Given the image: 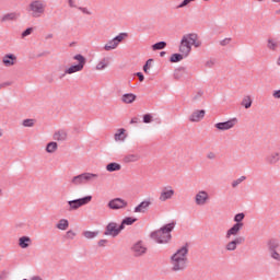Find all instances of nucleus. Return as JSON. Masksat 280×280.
I'll list each match as a JSON object with an SVG mask.
<instances>
[{
	"label": "nucleus",
	"mask_w": 280,
	"mask_h": 280,
	"mask_svg": "<svg viewBox=\"0 0 280 280\" xmlns=\"http://www.w3.org/2000/svg\"><path fill=\"white\" fill-rule=\"evenodd\" d=\"M119 170H121V164L119 163L110 162L106 165L107 172H119Z\"/></svg>",
	"instance_id": "nucleus-30"
},
{
	"label": "nucleus",
	"mask_w": 280,
	"mask_h": 280,
	"mask_svg": "<svg viewBox=\"0 0 280 280\" xmlns=\"http://www.w3.org/2000/svg\"><path fill=\"white\" fill-rule=\"evenodd\" d=\"M242 229H244V224L234 223L232 228L226 231L225 237L229 240L231 236L237 235Z\"/></svg>",
	"instance_id": "nucleus-17"
},
{
	"label": "nucleus",
	"mask_w": 280,
	"mask_h": 280,
	"mask_svg": "<svg viewBox=\"0 0 280 280\" xmlns=\"http://www.w3.org/2000/svg\"><path fill=\"white\" fill-rule=\"evenodd\" d=\"M83 237H85V240H95V237H97L100 235L98 231H84L82 233Z\"/></svg>",
	"instance_id": "nucleus-32"
},
{
	"label": "nucleus",
	"mask_w": 280,
	"mask_h": 280,
	"mask_svg": "<svg viewBox=\"0 0 280 280\" xmlns=\"http://www.w3.org/2000/svg\"><path fill=\"white\" fill-rule=\"evenodd\" d=\"M108 209H112V211H119V209H126L128 207V201L117 197L114 199H110L107 203Z\"/></svg>",
	"instance_id": "nucleus-9"
},
{
	"label": "nucleus",
	"mask_w": 280,
	"mask_h": 280,
	"mask_svg": "<svg viewBox=\"0 0 280 280\" xmlns=\"http://www.w3.org/2000/svg\"><path fill=\"white\" fill-rule=\"evenodd\" d=\"M67 235H68V237H70V240H73V238L75 237V232L69 230V231L67 232Z\"/></svg>",
	"instance_id": "nucleus-53"
},
{
	"label": "nucleus",
	"mask_w": 280,
	"mask_h": 280,
	"mask_svg": "<svg viewBox=\"0 0 280 280\" xmlns=\"http://www.w3.org/2000/svg\"><path fill=\"white\" fill-rule=\"evenodd\" d=\"M79 10H80L81 12H83V14H91L90 11H89V9H86V8L79 7Z\"/></svg>",
	"instance_id": "nucleus-56"
},
{
	"label": "nucleus",
	"mask_w": 280,
	"mask_h": 280,
	"mask_svg": "<svg viewBox=\"0 0 280 280\" xmlns=\"http://www.w3.org/2000/svg\"><path fill=\"white\" fill-rule=\"evenodd\" d=\"M73 60H78L79 63L66 69V73H68V75H72V73H78L82 71V69H84V65H86V58L81 54L74 55Z\"/></svg>",
	"instance_id": "nucleus-5"
},
{
	"label": "nucleus",
	"mask_w": 280,
	"mask_h": 280,
	"mask_svg": "<svg viewBox=\"0 0 280 280\" xmlns=\"http://www.w3.org/2000/svg\"><path fill=\"white\" fill-rule=\"evenodd\" d=\"M93 200V196L89 195L83 198L73 199L68 201L69 205V211H77V209H80V207H84L85 205H89Z\"/></svg>",
	"instance_id": "nucleus-6"
},
{
	"label": "nucleus",
	"mask_w": 280,
	"mask_h": 280,
	"mask_svg": "<svg viewBox=\"0 0 280 280\" xmlns=\"http://www.w3.org/2000/svg\"><path fill=\"white\" fill-rule=\"evenodd\" d=\"M267 47L268 49H270L271 51H277V48L279 47V42L272 38H269L267 40Z\"/></svg>",
	"instance_id": "nucleus-33"
},
{
	"label": "nucleus",
	"mask_w": 280,
	"mask_h": 280,
	"mask_svg": "<svg viewBox=\"0 0 280 280\" xmlns=\"http://www.w3.org/2000/svg\"><path fill=\"white\" fill-rule=\"evenodd\" d=\"M128 36V33H119L117 36H115L113 39L108 40L104 49L105 51H113V49H117L119 47V44L124 42V38Z\"/></svg>",
	"instance_id": "nucleus-7"
},
{
	"label": "nucleus",
	"mask_w": 280,
	"mask_h": 280,
	"mask_svg": "<svg viewBox=\"0 0 280 280\" xmlns=\"http://www.w3.org/2000/svg\"><path fill=\"white\" fill-rule=\"evenodd\" d=\"M215 59H209L208 61H206L205 67H207L208 69H213V67H215Z\"/></svg>",
	"instance_id": "nucleus-45"
},
{
	"label": "nucleus",
	"mask_w": 280,
	"mask_h": 280,
	"mask_svg": "<svg viewBox=\"0 0 280 280\" xmlns=\"http://www.w3.org/2000/svg\"><path fill=\"white\" fill-rule=\"evenodd\" d=\"M272 97H275V100H280V90L273 91Z\"/></svg>",
	"instance_id": "nucleus-52"
},
{
	"label": "nucleus",
	"mask_w": 280,
	"mask_h": 280,
	"mask_svg": "<svg viewBox=\"0 0 280 280\" xmlns=\"http://www.w3.org/2000/svg\"><path fill=\"white\" fill-rule=\"evenodd\" d=\"M209 201V192L207 190H200L195 196V202L198 207H205L207 202Z\"/></svg>",
	"instance_id": "nucleus-12"
},
{
	"label": "nucleus",
	"mask_w": 280,
	"mask_h": 280,
	"mask_svg": "<svg viewBox=\"0 0 280 280\" xmlns=\"http://www.w3.org/2000/svg\"><path fill=\"white\" fill-rule=\"evenodd\" d=\"M277 65H278V67H280V57H278V59H277Z\"/></svg>",
	"instance_id": "nucleus-64"
},
{
	"label": "nucleus",
	"mask_w": 280,
	"mask_h": 280,
	"mask_svg": "<svg viewBox=\"0 0 280 280\" xmlns=\"http://www.w3.org/2000/svg\"><path fill=\"white\" fill-rule=\"evenodd\" d=\"M200 42H198V34L189 33L182 37L179 43V54H183L185 58L191 54V47H200Z\"/></svg>",
	"instance_id": "nucleus-3"
},
{
	"label": "nucleus",
	"mask_w": 280,
	"mask_h": 280,
	"mask_svg": "<svg viewBox=\"0 0 280 280\" xmlns=\"http://www.w3.org/2000/svg\"><path fill=\"white\" fill-rule=\"evenodd\" d=\"M183 58H185V55H183L182 52H175L171 56L170 58V62H180V60H183Z\"/></svg>",
	"instance_id": "nucleus-37"
},
{
	"label": "nucleus",
	"mask_w": 280,
	"mask_h": 280,
	"mask_svg": "<svg viewBox=\"0 0 280 280\" xmlns=\"http://www.w3.org/2000/svg\"><path fill=\"white\" fill-rule=\"evenodd\" d=\"M45 1L43 0H33L31 1V3L28 4V12H31V15L33 16V19H40V16H43V14H45Z\"/></svg>",
	"instance_id": "nucleus-4"
},
{
	"label": "nucleus",
	"mask_w": 280,
	"mask_h": 280,
	"mask_svg": "<svg viewBox=\"0 0 280 280\" xmlns=\"http://www.w3.org/2000/svg\"><path fill=\"white\" fill-rule=\"evenodd\" d=\"M186 73H187V68L179 67V68L175 69L174 78H175V80H180L182 78H185Z\"/></svg>",
	"instance_id": "nucleus-27"
},
{
	"label": "nucleus",
	"mask_w": 280,
	"mask_h": 280,
	"mask_svg": "<svg viewBox=\"0 0 280 280\" xmlns=\"http://www.w3.org/2000/svg\"><path fill=\"white\" fill-rule=\"evenodd\" d=\"M176 229V221L167 223L159 230L150 234L151 240H154L156 244H170L172 242V231Z\"/></svg>",
	"instance_id": "nucleus-2"
},
{
	"label": "nucleus",
	"mask_w": 280,
	"mask_h": 280,
	"mask_svg": "<svg viewBox=\"0 0 280 280\" xmlns=\"http://www.w3.org/2000/svg\"><path fill=\"white\" fill-rule=\"evenodd\" d=\"M280 242L277 238H271L267 242L268 253L279 250Z\"/></svg>",
	"instance_id": "nucleus-21"
},
{
	"label": "nucleus",
	"mask_w": 280,
	"mask_h": 280,
	"mask_svg": "<svg viewBox=\"0 0 280 280\" xmlns=\"http://www.w3.org/2000/svg\"><path fill=\"white\" fill-rule=\"evenodd\" d=\"M244 218H246V214L244 212L237 213L234 215V224H244Z\"/></svg>",
	"instance_id": "nucleus-38"
},
{
	"label": "nucleus",
	"mask_w": 280,
	"mask_h": 280,
	"mask_svg": "<svg viewBox=\"0 0 280 280\" xmlns=\"http://www.w3.org/2000/svg\"><path fill=\"white\" fill-rule=\"evenodd\" d=\"M136 75L137 78H139V82H143L145 80V77L143 75L142 72H137Z\"/></svg>",
	"instance_id": "nucleus-51"
},
{
	"label": "nucleus",
	"mask_w": 280,
	"mask_h": 280,
	"mask_svg": "<svg viewBox=\"0 0 280 280\" xmlns=\"http://www.w3.org/2000/svg\"><path fill=\"white\" fill-rule=\"evenodd\" d=\"M244 180H246V176L243 175L232 182V187L235 189V187H237L238 185H242V183H244Z\"/></svg>",
	"instance_id": "nucleus-42"
},
{
	"label": "nucleus",
	"mask_w": 280,
	"mask_h": 280,
	"mask_svg": "<svg viewBox=\"0 0 280 280\" xmlns=\"http://www.w3.org/2000/svg\"><path fill=\"white\" fill-rule=\"evenodd\" d=\"M130 124H139V118L137 117L131 118Z\"/></svg>",
	"instance_id": "nucleus-58"
},
{
	"label": "nucleus",
	"mask_w": 280,
	"mask_h": 280,
	"mask_svg": "<svg viewBox=\"0 0 280 280\" xmlns=\"http://www.w3.org/2000/svg\"><path fill=\"white\" fill-rule=\"evenodd\" d=\"M265 161H266L269 165H277V163L280 162V151L270 152V153L267 154V156L265 158Z\"/></svg>",
	"instance_id": "nucleus-15"
},
{
	"label": "nucleus",
	"mask_w": 280,
	"mask_h": 280,
	"mask_svg": "<svg viewBox=\"0 0 280 280\" xmlns=\"http://www.w3.org/2000/svg\"><path fill=\"white\" fill-rule=\"evenodd\" d=\"M165 54H166L165 51H161L160 52L161 58H163V56H165Z\"/></svg>",
	"instance_id": "nucleus-63"
},
{
	"label": "nucleus",
	"mask_w": 280,
	"mask_h": 280,
	"mask_svg": "<svg viewBox=\"0 0 280 280\" xmlns=\"http://www.w3.org/2000/svg\"><path fill=\"white\" fill-rule=\"evenodd\" d=\"M46 38H47V39L54 38V34H48V35L46 36Z\"/></svg>",
	"instance_id": "nucleus-62"
},
{
	"label": "nucleus",
	"mask_w": 280,
	"mask_h": 280,
	"mask_svg": "<svg viewBox=\"0 0 280 280\" xmlns=\"http://www.w3.org/2000/svg\"><path fill=\"white\" fill-rule=\"evenodd\" d=\"M207 159H209L210 161H213V159H215V153L209 152V153L207 154Z\"/></svg>",
	"instance_id": "nucleus-54"
},
{
	"label": "nucleus",
	"mask_w": 280,
	"mask_h": 280,
	"mask_svg": "<svg viewBox=\"0 0 280 280\" xmlns=\"http://www.w3.org/2000/svg\"><path fill=\"white\" fill-rule=\"evenodd\" d=\"M32 32H34V28H32V27L26 28V30L22 33V38H25V37L30 36V34H32Z\"/></svg>",
	"instance_id": "nucleus-47"
},
{
	"label": "nucleus",
	"mask_w": 280,
	"mask_h": 280,
	"mask_svg": "<svg viewBox=\"0 0 280 280\" xmlns=\"http://www.w3.org/2000/svg\"><path fill=\"white\" fill-rule=\"evenodd\" d=\"M174 197V189L172 187H165L162 192L160 194L161 202H165L167 200H172Z\"/></svg>",
	"instance_id": "nucleus-16"
},
{
	"label": "nucleus",
	"mask_w": 280,
	"mask_h": 280,
	"mask_svg": "<svg viewBox=\"0 0 280 280\" xmlns=\"http://www.w3.org/2000/svg\"><path fill=\"white\" fill-rule=\"evenodd\" d=\"M8 279V271L5 270H2L0 272V280H7Z\"/></svg>",
	"instance_id": "nucleus-50"
},
{
	"label": "nucleus",
	"mask_w": 280,
	"mask_h": 280,
	"mask_svg": "<svg viewBox=\"0 0 280 280\" xmlns=\"http://www.w3.org/2000/svg\"><path fill=\"white\" fill-rule=\"evenodd\" d=\"M68 3L70 8H75V3L73 2V0H68Z\"/></svg>",
	"instance_id": "nucleus-59"
},
{
	"label": "nucleus",
	"mask_w": 280,
	"mask_h": 280,
	"mask_svg": "<svg viewBox=\"0 0 280 280\" xmlns=\"http://www.w3.org/2000/svg\"><path fill=\"white\" fill-rule=\"evenodd\" d=\"M126 132V129L121 128L118 130L117 133H115V141H124L126 139V136H124Z\"/></svg>",
	"instance_id": "nucleus-39"
},
{
	"label": "nucleus",
	"mask_w": 280,
	"mask_h": 280,
	"mask_svg": "<svg viewBox=\"0 0 280 280\" xmlns=\"http://www.w3.org/2000/svg\"><path fill=\"white\" fill-rule=\"evenodd\" d=\"M57 229L59 231H67L69 229V220L67 219H61L59 222L56 224Z\"/></svg>",
	"instance_id": "nucleus-31"
},
{
	"label": "nucleus",
	"mask_w": 280,
	"mask_h": 280,
	"mask_svg": "<svg viewBox=\"0 0 280 280\" xmlns=\"http://www.w3.org/2000/svg\"><path fill=\"white\" fill-rule=\"evenodd\" d=\"M269 256L271 259H273V261L280 264V253L278 250L269 252Z\"/></svg>",
	"instance_id": "nucleus-40"
},
{
	"label": "nucleus",
	"mask_w": 280,
	"mask_h": 280,
	"mask_svg": "<svg viewBox=\"0 0 280 280\" xmlns=\"http://www.w3.org/2000/svg\"><path fill=\"white\" fill-rule=\"evenodd\" d=\"M3 86H10V83H8V82L1 83V84H0V90H2Z\"/></svg>",
	"instance_id": "nucleus-60"
},
{
	"label": "nucleus",
	"mask_w": 280,
	"mask_h": 280,
	"mask_svg": "<svg viewBox=\"0 0 280 280\" xmlns=\"http://www.w3.org/2000/svg\"><path fill=\"white\" fill-rule=\"evenodd\" d=\"M98 177V174L85 172L83 173V185H89V183H93Z\"/></svg>",
	"instance_id": "nucleus-22"
},
{
	"label": "nucleus",
	"mask_w": 280,
	"mask_h": 280,
	"mask_svg": "<svg viewBox=\"0 0 280 280\" xmlns=\"http://www.w3.org/2000/svg\"><path fill=\"white\" fill-rule=\"evenodd\" d=\"M237 124V118H231L228 121H223V122H217L214 125V128H217V130H231V128H235V125Z\"/></svg>",
	"instance_id": "nucleus-10"
},
{
	"label": "nucleus",
	"mask_w": 280,
	"mask_h": 280,
	"mask_svg": "<svg viewBox=\"0 0 280 280\" xmlns=\"http://www.w3.org/2000/svg\"><path fill=\"white\" fill-rule=\"evenodd\" d=\"M167 47V42H158L152 45L153 51H159L161 49H165Z\"/></svg>",
	"instance_id": "nucleus-36"
},
{
	"label": "nucleus",
	"mask_w": 280,
	"mask_h": 280,
	"mask_svg": "<svg viewBox=\"0 0 280 280\" xmlns=\"http://www.w3.org/2000/svg\"><path fill=\"white\" fill-rule=\"evenodd\" d=\"M108 67V62H106V59H103L96 65V71H102Z\"/></svg>",
	"instance_id": "nucleus-41"
},
{
	"label": "nucleus",
	"mask_w": 280,
	"mask_h": 280,
	"mask_svg": "<svg viewBox=\"0 0 280 280\" xmlns=\"http://www.w3.org/2000/svg\"><path fill=\"white\" fill-rule=\"evenodd\" d=\"M106 244H108V241H107V240H101V241H98V246H101V247L106 246Z\"/></svg>",
	"instance_id": "nucleus-55"
},
{
	"label": "nucleus",
	"mask_w": 280,
	"mask_h": 280,
	"mask_svg": "<svg viewBox=\"0 0 280 280\" xmlns=\"http://www.w3.org/2000/svg\"><path fill=\"white\" fill-rule=\"evenodd\" d=\"M32 244V238L30 236H22L19 238L20 248H30Z\"/></svg>",
	"instance_id": "nucleus-24"
},
{
	"label": "nucleus",
	"mask_w": 280,
	"mask_h": 280,
	"mask_svg": "<svg viewBox=\"0 0 280 280\" xmlns=\"http://www.w3.org/2000/svg\"><path fill=\"white\" fill-rule=\"evenodd\" d=\"M124 231V225H118L116 222H109L106 228L104 235L110 236V237H117L119 233Z\"/></svg>",
	"instance_id": "nucleus-8"
},
{
	"label": "nucleus",
	"mask_w": 280,
	"mask_h": 280,
	"mask_svg": "<svg viewBox=\"0 0 280 280\" xmlns=\"http://www.w3.org/2000/svg\"><path fill=\"white\" fill-rule=\"evenodd\" d=\"M196 0H183L177 7L176 9L179 10L180 8H187V5H189V3L194 2Z\"/></svg>",
	"instance_id": "nucleus-44"
},
{
	"label": "nucleus",
	"mask_w": 280,
	"mask_h": 280,
	"mask_svg": "<svg viewBox=\"0 0 280 280\" xmlns=\"http://www.w3.org/2000/svg\"><path fill=\"white\" fill-rule=\"evenodd\" d=\"M187 255H189V244L186 243L171 256L173 272H183L187 268Z\"/></svg>",
	"instance_id": "nucleus-1"
},
{
	"label": "nucleus",
	"mask_w": 280,
	"mask_h": 280,
	"mask_svg": "<svg viewBox=\"0 0 280 280\" xmlns=\"http://www.w3.org/2000/svg\"><path fill=\"white\" fill-rule=\"evenodd\" d=\"M205 115H206L205 109L195 110V112H192V114L189 116V121L198 122V121H200V119H205Z\"/></svg>",
	"instance_id": "nucleus-19"
},
{
	"label": "nucleus",
	"mask_w": 280,
	"mask_h": 280,
	"mask_svg": "<svg viewBox=\"0 0 280 280\" xmlns=\"http://www.w3.org/2000/svg\"><path fill=\"white\" fill-rule=\"evenodd\" d=\"M231 43V37H226L220 42L221 47H226Z\"/></svg>",
	"instance_id": "nucleus-49"
},
{
	"label": "nucleus",
	"mask_w": 280,
	"mask_h": 280,
	"mask_svg": "<svg viewBox=\"0 0 280 280\" xmlns=\"http://www.w3.org/2000/svg\"><path fill=\"white\" fill-rule=\"evenodd\" d=\"M143 124H152V114L143 115Z\"/></svg>",
	"instance_id": "nucleus-46"
},
{
	"label": "nucleus",
	"mask_w": 280,
	"mask_h": 280,
	"mask_svg": "<svg viewBox=\"0 0 280 280\" xmlns=\"http://www.w3.org/2000/svg\"><path fill=\"white\" fill-rule=\"evenodd\" d=\"M202 97V91L197 92V94L192 97V100H200Z\"/></svg>",
	"instance_id": "nucleus-57"
},
{
	"label": "nucleus",
	"mask_w": 280,
	"mask_h": 280,
	"mask_svg": "<svg viewBox=\"0 0 280 280\" xmlns=\"http://www.w3.org/2000/svg\"><path fill=\"white\" fill-rule=\"evenodd\" d=\"M54 139L55 141H67V131L65 129L56 131L54 135Z\"/></svg>",
	"instance_id": "nucleus-29"
},
{
	"label": "nucleus",
	"mask_w": 280,
	"mask_h": 280,
	"mask_svg": "<svg viewBox=\"0 0 280 280\" xmlns=\"http://www.w3.org/2000/svg\"><path fill=\"white\" fill-rule=\"evenodd\" d=\"M137 100V95L132 93H126L121 96V102L124 104H132Z\"/></svg>",
	"instance_id": "nucleus-26"
},
{
	"label": "nucleus",
	"mask_w": 280,
	"mask_h": 280,
	"mask_svg": "<svg viewBox=\"0 0 280 280\" xmlns=\"http://www.w3.org/2000/svg\"><path fill=\"white\" fill-rule=\"evenodd\" d=\"M141 159L139 153H129L125 155L124 163H137Z\"/></svg>",
	"instance_id": "nucleus-23"
},
{
	"label": "nucleus",
	"mask_w": 280,
	"mask_h": 280,
	"mask_svg": "<svg viewBox=\"0 0 280 280\" xmlns=\"http://www.w3.org/2000/svg\"><path fill=\"white\" fill-rule=\"evenodd\" d=\"M135 222H137V218L126 217L125 219H122L120 226H122V231H124V229H126V226H132V224H135Z\"/></svg>",
	"instance_id": "nucleus-28"
},
{
	"label": "nucleus",
	"mask_w": 280,
	"mask_h": 280,
	"mask_svg": "<svg viewBox=\"0 0 280 280\" xmlns=\"http://www.w3.org/2000/svg\"><path fill=\"white\" fill-rule=\"evenodd\" d=\"M244 242H246L244 236H237L225 245V250L233 253V250H237V246L244 244Z\"/></svg>",
	"instance_id": "nucleus-13"
},
{
	"label": "nucleus",
	"mask_w": 280,
	"mask_h": 280,
	"mask_svg": "<svg viewBox=\"0 0 280 280\" xmlns=\"http://www.w3.org/2000/svg\"><path fill=\"white\" fill-rule=\"evenodd\" d=\"M150 65H152V59H148L145 65L143 66L144 73H148V71L150 69Z\"/></svg>",
	"instance_id": "nucleus-48"
},
{
	"label": "nucleus",
	"mask_w": 280,
	"mask_h": 280,
	"mask_svg": "<svg viewBox=\"0 0 280 280\" xmlns=\"http://www.w3.org/2000/svg\"><path fill=\"white\" fill-rule=\"evenodd\" d=\"M58 150V142H48L46 145V152L48 154H54Z\"/></svg>",
	"instance_id": "nucleus-34"
},
{
	"label": "nucleus",
	"mask_w": 280,
	"mask_h": 280,
	"mask_svg": "<svg viewBox=\"0 0 280 280\" xmlns=\"http://www.w3.org/2000/svg\"><path fill=\"white\" fill-rule=\"evenodd\" d=\"M241 105H243L246 109L250 108V106H253V98L250 95L244 96Z\"/></svg>",
	"instance_id": "nucleus-35"
},
{
	"label": "nucleus",
	"mask_w": 280,
	"mask_h": 280,
	"mask_svg": "<svg viewBox=\"0 0 280 280\" xmlns=\"http://www.w3.org/2000/svg\"><path fill=\"white\" fill-rule=\"evenodd\" d=\"M22 126H24V128H32L34 127V119H24L22 122Z\"/></svg>",
	"instance_id": "nucleus-43"
},
{
	"label": "nucleus",
	"mask_w": 280,
	"mask_h": 280,
	"mask_svg": "<svg viewBox=\"0 0 280 280\" xmlns=\"http://www.w3.org/2000/svg\"><path fill=\"white\" fill-rule=\"evenodd\" d=\"M21 16V13L19 12H11V13H5L2 18H1V22L2 23H8L9 21H18Z\"/></svg>",
	"instance_id": "nucleus-20"
},
{
	"label": "nucleus",
	"mask_w": 280,
	"mask_h": 280,
	"mask_svg": "<svg viewBox=\"0 0 280 280\" xmlns=\"http://www.w3.org/2000/svg\"><path fill=\"white\" fill-rule=\"evenodd\" d=\"M71 185H73L74 187H80V186L84 185L83 173L72 177Z\"/></svg>",
	"instance_id": "nucleus-25"
},
{
	"label": "nucleus",
	"mask_w": 280,
	"mask_h": 280,
	"mask_svg": "<svg viewBox=\"0 0 280 280\" xmlns=\"http://www.w3.org/2000/svg\"><path fill=\"white\" fill-rule=\"evenodd\" d=\"M2 62L4 67H14L16 62V57L14 56V54H7L2 58Z\"/></svg>",
	"instance_id": "nucleus-18"
},
{
	"label": "nucleus",
	"mask_w": 280,
	"mask_h": 280,
	"mask_svg": "<svg viewBox=\"0 0 280 280\" xmlns=\"http://www.w3.org/2000/svg\"><path fill=\"white\" fill-rule=\"evenodd\" d=\"M131 252L133 253L135 257H142L148 253V247L142 243V241H138L136 244L132 245Z\"/></svg>",
	"instance_id": "nucleus-11"
},
{
	"label": "nucleus",
	"mask_w": 280,
	"mask_h": 280,
	"mask_svg": "<svg viewBox=\"0 0 280 280\" xmlns=\"http://www.w3.org/2000/svg\"><path fill=\"white\" fill-rule=\"evenodd\" d=\"M150 205H152L150 199L141 201L138 206L135 207L133 213H145L148 209H150Z\"/></svg>",
	"instance_id": "nucleus-14"
},
{
	"label": "nucleus",
	"mask_w": 280,
	"mask_h": 280,
	"mask_svg": "<svg viewBox=\"0 0 280 280\" xmlns=\"http://www.w3.org/2000/svg\"><path fill=\"white\" fill-rule=\"evenodd\" d=\"M65 75H69V73H67V70H65V73L60 74V80H62V78H65Z\"/></svg>",
	"instance_id": "nucleus-61"
}]
</instances>
